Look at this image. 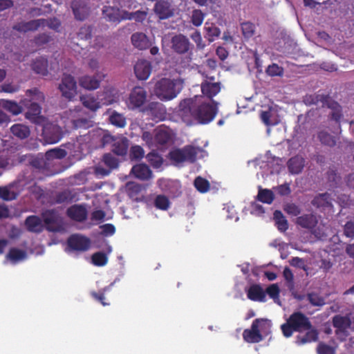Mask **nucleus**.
Returning a JSON list of instances; mask_svg holds the SVG:
<instances>
[{
	"instance_id": "obj_64",
	"label": "nucleus",
	"mask_w": 354,
	"mask_h": 354,
	"mask_svg": "<svg viewBox=\"0 0 354 354\" xmlns=\"http://www.w3.org/2000/svg\"><path fill=\"white\" fill-rule=\"evenodd\" d=\"M344 234L348 238L354 239V222L347 221L344 226Z\"/></svg>"
},
{
	"instance_id": "obj_34",
	"label": "nucleus",
	"mask_w": 354,
	"mask_h": 354,
	"mask_svg": "<svg viewBox=\"0 0 354 354\" xmlns=\"http://www.w3.org/2000/svg\"><path fill=\"white\" fill-rule=\"evenodd\" d=\"M147 110L149 111L151 115L159 120L163 118L166 113L163 104L156 102H150L147 106Z\"/></svg>"
},
{
	"instance_id": "obj_51",
	"label": "nucleus",
	"mask_w": 354,
	"mask_h": 354,
	"mask_svg": "<svg viewBox=\"0 0 354 354\" xmlns=\"http://www.w3.org/2000/svg\"><path fill=\"white\" fill-rule=\"evenodd\" d=\"M127 124L126 118L116 111H112V125L119 128H124Z\"/></svg>"
},
{
	"instance_id": "obj_12",
	"label": "nucleus",
	"mask_w": 354,
	"mask_h": 354,
	"mask_svg": "<svg viewBox=\"0 0 354 354\" xmlns=\"http://www.w3.org/2000/svg\"><path fill=\"white\" fill-rule=\"evenodd\" d=\"M147 91L143 87L136 86L131 91L129 97V106L134 109L142 106L147 100Z\"/></svg>"
},
{
	"instance_id": "obj_33",
	"label": "nucleus",
	"mask_w": 354,
	"mask_h": 354,
	"mask_svg": "<svg viewBox=\"0 0 354 354\" xmlns=\"http://www.w3.org/2000/svg\"><path fill=\"white\" fill-rule=\"evenodd\" d=\"M0 106L14 115L20 114L23 111L22 106L12 100H1Z\"/></svg>"
},
{
	"instance_id": "obj_61",
	"label": "nucleus",
	"mask_w": 354,
	"mask_h": 354,
	"mask_svg": "<svg viewBox=\"0 0 354 354\" xmlns=\"http://www.w3.org/2000/svg\"><path fill=\"white\" fill-rule=\"evenodd\" d=\"M107 290H109V287H105L103 290H100L97 292H92L91 295L95 299L100 301L103 306H107L109 304L105 301L104 297L105 292Z\"/></svg>"
},
{
	"instance_id": "obj_56",
	"label": "nucleus",
	"mask_w": 354,
	"mask_h": 354,
	"mask_svg": "<svg viewBox=\"0 0 354 354\" xmlns=\"http://www.w3.org/2000/svg\"><path fill=\"white\" fill-rule=\"evenodd\" d=\"M107 257L105 254L102 252H95L91 257L93 264L97 266H104L107 263Z\"/></svg>"
},
{
	"instance_id": "obj_24",
	"label": "nucleus",
	"mask_w": 354,
	"mask_h": 354,
	"mask_svg": "<svg viewBox=\"0 0 354 354\" xmlns=\"http://www.w3.org/2000/svg\"><path fill=\"white\" fill-rule=\"evenodd\" d=\"M81 111L80 108L75 107L69 111V116L72 118L71 122L74 129H88L91 126V121L86 118H75V114Z\"/></svg>"
},
{
	"instance_id": "obj_42",
	"label": "nucleus",
	"mask_w": 354,
	"mask_h": 354,
	"mask_svg": "<svg viewBox=\"0 0 354 354\" xmlns=\"http://www.w3.org/2000/svg\"><path fill=\"white\" fill-rule=\"evenodd\" d=\"M306 299L309 303L316 307H322L325 305V299L317 292H309L306 295Z\"/></svg>"
},
{
	"instance_id": "obj_3",
	"label": "nucleus",
	"mask_w": 354,
	"mask_h": 354,
	"mask_svg": "<svg viewBox=\"0 0 354 354\" xmlns=\"http://www.w3.org/2000/svg\"><path fill=\"white\" fill-rule=\"evenodd\" d=\"M188 109L192 116L201 124H207L211 122L217 112L216 105H212L209 103H202L197 106L192 104Z\"/></svg>"
},
{
	"instance_id": "obj_58",
	"label": "nucleus",
	"mask_w": 354,
	"mask_h": 354,
	"mask_svg": "<svg viewBox=\"0 0 354 354\" xmlns=\"http://www.w3.org/2000/svg\"><path fill=\"white\" fill-rule=\"evenodd\" d=\"M266 73L270 76H282L283 74V68L279 66L277 64H272L267 68Z\"/></svg>"
},
{
	"instance_id": "obj_60",
	"label": "nucleus",
	"mask_w": 354,
	"mask_h": 354,
	"mask_svg": "<svg viewBox=\"0 0 354 354\" xmlns=\"http://www.w3.org/2000/svg\"><path fill=\"white\" fill-rule=\"evenodd\" d=\"M327 179L331 183L330 186H336L340 181V176L338 175L336 170L330 169L327 171Z\"/></svg>"
},
{
	"instance_id": "obj_25",
	"label": "nucleus",
	"mask_w": 354,
	"mask_h": 354,
	"mask_svg": "<svg viewBox=\"0 0 354 354\" xmlns=\"http://www.w3.org/2000/svg\"><path fill=\"white\" fill-rule=\"evenodd\" d=\"M133 46L139 50H145L151 46L148 37L142 32H135L131 37Z\"/></svg>"
},
{
	"instance_id": "obj_21",
	"label": "nucleus",
	"mask_w": 354,
	"mask_h": 354,
	"mask_svg": "<svg viewBox=\"0 0 354 354\" xmlns=\"http://www.w3.org/2000/svg\"><path fill=\"white\" fill-rule=\"evenodd\" d=\"M326 106L330 109L328 118L330 120L335 121L339 124L343 118V112L342 106L336 101L330 97Z\"/></svg>"
},
{
	"instance_id": "obj_38",
	"label": "nucleus",
	"mask_w": 354,
	"mask_h": 354,
	"mask_svg": "<svg viewBox=\"0 0 354 354\" xmlns=\"http://www.w3.org/2000/svg\"><path fill=\"white\" fill-rule=\"evenodd\" d=\"M330 194L328 193L319 194L311 201L312 205L317 208L331 206Z\"/></svg>"
},
{
	"instance_id": "obj_55",
	"label": "nucleus",
	"mask_w": 354,
	"mask_h": 354,
	"mask_svg": "<svg viewBox=\"0 0 354 354\" xmlns=\"http://www.w3.org/2000/svg\"><path fill=\"white\" fill-rule=\"evenodd\" d=\"M283 210L288 214L293 216H297L301 212V209L299 206L293 203H288L285 204L283 206Z\"/></svg>"
},
{
	"instance_id": "obj_52",
	"label": "nucleus",
	"mask_w": 354,
	"mask_h": 354,
	"mask_svg": "<svg viewBox=\"0 0 354 354\" xmlns=\"http://www.w3.org/2000/svg\"><path fill=\"white\" fill-rule=\"evenodd\" d=\"M67 155V153L66 150L59 149V148H55L50 149L46 151V157L47 159L50 158H57V159H62L64 158Z\"/></svg>"
},
{
	"instance_id": "obj_53",
	"label": "nucleus",
	"mask_w": 354,
	"mask_h": 354,
	"mask_svg": "<svg viewBox=\"0 0 354 354\" xmlns=\"http://www.w3.org/2000/svg\"><path fill=\"white\" fill-rule=\"evenodd\" d=\"M82 104L91 111H95L99 108L98 102L93 97L82 96L81 97Z\"/></svg>"
},
{
	"instance_id": "obj_4",
	"label": "nucleus",
	"mask_w": 354,
	"mask_h": 354,
	"mask_svg": "<svg viewBox=\"0 0 354 354\" xmlns=\"http://www.w3.org/2000/svg\"><path fill=\"white\" fill-rule=\"evenodd\" d=\"M200 149L192 145H186L181 149H175L169 153V159L176 163H181L185 161L194 162L196 160L197 155Z\"/></svg>"
},
{
	"instance_id": "obj_45",
	"label": "nucleus",
	"mask_w": 354,
	"mask_h": 354,
	"mask_svg": "<svg viewBox=\"0 0 354 354\" xmlns=\"http://www.w3.org/2000/svg\"><path fill=\"white\" fill-rule=\"evenodd\" d=\"M318 138L322 144L330 147H334L337 142L334 136L324 131H320L318 133Z\"/></svg>"
},
{
	"instance_id": "obj_18",
	"label": "nucleus",
	"mask_w": 354,
	"mask_h": 354,
	"mask_svg": "<svg viewBox=\"0 0 354 354\" xmlns=\"http://www.w3.org/2000/svg\"><path fill=\"white\" fill-rule=\"evenodd\" d=\"M296 224L302 228L310 230L315 234L313 230L315 228L318 223V219L314 214H305L301 216H297L296 219Z\"/></svg>"
},
{
	"instance_id": "obj_17",
	"label": "nucleus",
	"mask_w": 354,
	"mask_h": 354,
	"mask_svg": "<svg viewBox=\"0 0 354 354\" xmlns=\"http://www.w3.org/2000/svg\"><path fill=\"white\" fill-rule=\"evenodd\" d=\"M247 297L253 301L265 302L266 301V292L260 284H252L245 289Z\"/></svg>"
},
{
	"instance_id": "obj_40",
	"label": "nucleus",
	"mask_w": 354,
	"mask_h": 354,
	"mask_svg": "<svg viewBox=\"0 0 354 354\" xmlns=\"http://www.w3.org/2000/svg\"><path fill=\"white\" fill-rule=\"evenodd\" d=\"M10 131L15 136L20 139H25L28 138L30 133L29 128L21 124H15L12 125L10 128Z\"/></svg>"
},
{
	"instance_id": "obj_43",
	"label": "nucleus",
	"mask_w": 354,
	"mask_h": 354,
	"mask_svg": "<svg viewBox=\"0 0 354 354\" xmlns=\"http://www.w3.org/2000/svg\"><path fill=\"white\" fill-rule=\"evenodd\" d=\"M274 198V194L270 189H261L258 192L257 199L263 203L271 204Z\"/></svg>"
},
{
	"instance_id": "obj_59",
	"label": "nucleus",
	"mask_w": 354,
	"mask_h": 354,
	"mask_svg": "<svg viewBox=\"0 0 354 354\" xmlns=\"http://www.w3.org/2000/svg\"><path fill=\"white\" fill-rule=\"evenodd\" d=\"M317 354H335V348L324 342H319L317 347Z\"/></svg>"
},
{
	"instance_id": "obj_9",
	"label": "nucleus",
	"mask_w": 354,
	"mask_h": 354,
	"mask_svg": "<svg viewBox=\"0 0 354 354\" xmlns=\"http://www.w3.org/2000/svg\"><path fill=\"white\" fill-rule=\"evenodd\" d=\"M67 245L71 250L84 252L89 249L91 240L81 234H72L67 240Z\"/></svg>"
},
{
	"instance_id": "obj_15",
	"label": "nucleus",
	"mask_w": 354,
	"mask_h": 354,
	"mask_svg": "<svg viewBox=\"0 0 354 354\" xmlns=\"http://www.w3.org/2000/svg\"><path fill=\"white\" fill-rule=\"evenodd\" d=\"M154 12L161 20L169 19L174 16V9L167 0H158L154 6Z\"/></svg>"
},
{
	"instance_id": "obj_47",
	"label": "nucleus",
	"mask_w": 354,
	"mask_h": 354,
	"mask_svg": "<svg viewBox=\"0 0 354 354\" xmlns=\"http://www.w3.org/2000/svg\"><path fill=\"white\" fill-rule=\"evenodd\" d=\"M146 158L151 165L154 168H159L162 166L163 160L161 156L155 151L149 153Z\"/></svg>"
},
{
	"instance_id": "obj_62",
	"label": "nucleus",
	"mask_w": 354,
	"mask_h": 354,
	"mask_svg": "<svg viewBox=\"0 0 354 354\" xmlns=\"http://www.w3.org/2000/svg\"><path fill=\"white\" fill-rule=\"evenodd\" d=\"M19 90V86L17 84H14L12 83H4L0 86V91L8 93H14L17 92Z\"/></svg>"
},
{
	"instance_id": "obj_8",
	"label": "nucleus",
	"mask_w": 354,
	"mask_h": 354,
	"mask_svg": "<svg viewBox=\"0 0 354 354\" xmlns=\"http://www.w3.org/2000/svg\"><path fill=\"white\" fill-rule=\"evenodd\" d=\"M263 321V319H256L252 322L250 328L243 330V338L245 342L248 343H259L263 340V335L259 330L260 323Z\"/></svg>"
},
{
	"instance_id": "obj_26",
	"label": "nucleus",
	"mask_w": 354,
	"mask_h": 354,
	"mask_svg": "<svg viewBox=\"0 0 354 354\" xmlns=\"http://www.w3.org/2000/svg\"><path fill=\"white\" fill-rule=\"evenodd\" d=\"M131 172L134 176L142 180H147L151 178L152 171L146 164H138L134 165Z\"/></svg>"
},
{
	"instance_id": "obj_14",
	"label": "nucleus",
	"mask_w": 354,
	"mask_h": 354,
	"mask_svg": "<svg viewBox=\"0 0 354 354\" xmlns=\"http://www.w3.org/2000/svg\"><path fill=\"white\" fill-rule=\"evenodd\" d=\"M43 135L45 140L49 144L58 142L63 136L62 129L56 124H49L44 127Z\"/></svg>"
},
{
	"instance_id": "obj_49",
	"label": "nucleus",
	"mask_w": 354,
	"mask_h": 354,
	"mask_svg": "<svg viewBox=\"0 0 354 354\" xmlns=\"http://www.w3.org/2000/svg\"><path fill=\"white\" fill-rule=\"evenodd\" d=\"M196 189L201 193H205L209 189V183L207 180L198 176L195 178L194 182Z\"/></svg>"
},
{
	"instance_id": "obj_63",
	"label": "nucleus",
	"mask_w": 354,
	"mask_h": 354,
	"mask_svg": "<svg viewBox=\"0 0 354 354\" xmlns=\"http://www.w3.org/2000/svg\"><path fill=\"white\" fill-rule=\"evenodd\" d=\"M50 41V36L46 33H41L38 35L34 39L35 44L38 46H43L48 44Z\"/></svg>"
},
{
	"instance_id": "obj_54",
	"label": "nucleus",
	"mask_w": 354,
	"mask_h": 354,
	"mask_svg": "<svg viewBox=\"0 0 354 354\" xmlns=\"http://www.w3.org/2000/svg\"><path fill=\"white\" fill-rule=\"evenodd\" d=\"M144 156L145 151L142 147L139 145H135L131 147L129 156L131 160H138L142 159Z\"/></svg>"
},
{
	"instance_id": "obj_13",
	"label": "nucleus",
	"mask_w": 354,
	"mask_h": 354,
	"mask_svg": "<svg viewBox=\"0 0 354 354\" xmlns=\"http://www.w3.org/2000/svg\"><path fill=\"white\" fill-rule=\"evenodd\" d=\"M115 12H120L118 9L115 10L112 7V21L119 22L121 20H131L133 19L137 22H142L145 20L147 16V12L143 10H137L136 12H129L126 10H122L120 12V17H115L114 15Z\"/></svg>"
},
{
	"instance_id": "obj_16",
	"label": "nucleus",
	"mask_w": 354,
	"mask_h": 354,
	"mask_svg": "<svg viewBox=\"0 0 354 354\" xmlns=\"http://www.w3.org/2000/svg\"><path fill=\"white\" fill-rule=\"evenodd\" d=\"M46 20L44 19H33L27 22L21 21L15 24L12 28L20 32H26L28 31H35L40 26L45 25Z\"/></svg>"
},
{
	"instance_id": "obj_44",
	"label": "nucleus",
	"mask_w": 354,
	"mask_h": 354,
	"mask_svg": "<svg viewBox=\"0 0 354 354\" xmlns=\"http://www.w3.org/2000/svg\"><path fill=\"white\" fill-rule=\"evenodd\" d=\"M241 32L245 39H250L254 35L255 25L250 21H245L241 24Z\"/></svg>"
},
{
	"instance_id": "obj_35",
	"label": "nucleus",
	"mask_w": 354,
	"mask_h": 354,
	"mask_svg": "<svg viewBox=\"0 0 354 354\" xmlns=\"http://www.w3.org/2000/svg\"><path fill=\"white\" fill-rule=\"evenodd\" d=\"M171 139V134L165 129L156 130L154 142L156 147L167 144Z\"/></svg>"
},
{
	"instance_id": "obj_32",
	"label": "nucleus",
	"mask_w": 354,
	"mask_h": 354,
	"mask_svg": "<svg viewBox=\"0 0 354 354\" xmlns=\"http://www.w3.org/2000/svg\"><path fill=\"white\" fill-rule=\"evenodd\" d=\"M41 106L36 102H32L26 113V118L34 123H39L41 120Z\"/></svg>"
},
{
	"instance_id": "obj_19",
	"label": "nucleus",
	"mask_w": 354,
	"mask_h": 354,
	"mask_svg": "<svg viewBox=\"0 0 354 354\" xmlns=\"http://www.w3.org/2000/svg\"><path fill=\"white\" fill-rule=\"evenodd\" d=\"M71 8L76 19L85 20L89 15L90 8L81 0H74L71 3Z\"/></svg>"
},
{
	"instance_id": "obj_10",
	"label": "nucleus",
	"mask_w": 354,
	"mask_h": 354,
	"mask_svg": "<svg viewBox=\"0 0 354 354\" xmlns=\"http://www.w3.org/2000/svg\"><path fill=\"white\" fill-rule=\"evenodd\" d=\"M42 218L46 225V229L49 232H59L62 228L59 222V216L55 209H48L43 212Z\"/></svg>"
},
{
	"instance_id": "obj_46",
	"label": "nucleus",
	"mask_w": 354,
	"mask_h": 354,
	"mask_svg": "<svg viewBox=\"0 0 354 354\" xmlns=\"http://www.w3.org/2000/svg\"><path fill=\"white\" fill-rule=\"evenodd\" d=\"M26 254L24 250L16 248H10L7 254V258L14 262L23 260L26 258Z\"/></svg>"
},
{
	"instance_id": "obj_57",
	"label": "nucleus",
	"mask_w": 354,
	"mask_h": 354,
	"mask_svg": "<svg viewBox=\"0 0 354 354\" xmlns=\"http://www.w3.org/2000/svg\"><path fill=\"white\" fill-rule=\"evenodd\" d=\"M73 196L71 192L68 190L63 191L56 195L55 201L57 203L71 202Z\"/></svg>"
},
{
	"instance_id": "obj_41",
	"label": "nucleus",
	"mask_w": 354,
	"mask_h": 354,
	"mask_svg": "<svg viewBox=\"0 0 354 354\" xmlns=\"http://www.w3.org/2000/svg\"><path fill=\"white\" fill-rule=\"evenodd\" d=\"M274 220L277 229L280 232H286L288 228V223L286 217L280 210L274 212Z\"/></svg>"
},
{
	"instance_id": "obj_5",
	"label": "nucleus",
	"mask_w": 354,
	"mask_h": 354,
	"mask_svg": "<svg viewBox=\"0 0 354 354\" xmlns=\"http://www.w3.org/2000/svg\"><path fill=\"white\" fill-rule=\"evenodd\" d=\"M332 324L335 328V335L341 341L346 340L349 333L348 330L351 328L352 321L350 315H335L332 318Z\"/></svg>"
},
{
	"instance_id": "obj_27",
	"label": "nucleus",
	"mask_w": 354,
	"mask_h": 354,
	"mask_svg": "<svg viewBox=\"0 0 354 354\" xmlns=\"http://www.w3.org/2000/svg\"><path fill=\"white\" fill-rule=\"evenodd\" d=\"M129 140L122 137L118 140L112 136V152L118 156H124L127 153Z\"/></svg>"
},
{
	"instance_id": "obj_28",
	"label": "nucleus",
	"mask_w": 354,
	"mask_h": 354,
	"mask_svg": "<svg viewBox=\"0 0 354 354\" xmlns=\"http://www.w3.org/2000/svg\"><path fill=\"white\" fill-rule=\"evenodd\" d=\"M305 159L299 156H295L289 159L287 163L288 169L292 174H299L304 167Z\"/></svg>"
},
{
	"instance_id": "obj_30",
	"label": "nucleus",
	"mask_w": 354,
	"mask_h": 354,
	"mask_svg": "<svg viewBox=\"0 0 354 354\" xmlns=\"http://www.w3.org/2000/svg\"><path fill=\"white\" fill-rule=\"evenodd\" d=\"M25 224L29 232L39 233L43 231L44 225L37 216H29L26 218Z\"/></svg>"
},
{
	"instance_id": "obj_48",
	"label": "nucleus",
	"mask_w": 354,
	"mask_h": 354,
	"mask_svg": "<svg viewBox=\"0 0 354 354\" xmlns=\"http://www.w3.org/2000/svg\"><path fill=\"white\" fill-rule=\"evenodd\" d=\"M154 205L156 208L165 211L169 207L170 201L166 196L158 195L155 198Z\"/></svg>"
},
{
	"instance_id": "obj_37",
	"label": "nucleus",
	"mask_w": 354,
	"mask_h": 354,
	"mask_svg": "<svg viewBox=\"0 0 354 354\" xmlns=\"http://www.w3.org/2000/svg\"><path fill=\"white\" fill-rule=\"evenodd\" d=\"M330 97L328 95L313 94L306 95L304 98V102L306 104L309 105H317L319 102H322V106H326V104H327Z\"/></svg>"
},
{
	"instance_id": "obj_36",
	"label": "nucleus",
	"mask_w": 354,
	"mask_h": 354,
	"mask_svg": "<svg viewBox=\"0 0 354 354\" xmlns=\"http://www.w3.org/2000/svg\"><path fill=\"white\" fill-rule=\"evenodd\" d=\"M32 70L42 76L48 75V60L44 57L36 59L32 64Z\"/></svg>"
},
{
	"instance_id": "obj_50",
	"label": "nucleus",
	"mask_w": 354,
	"mask_h": 354,
	"mask_svg": "<svg viewBox=\"0 0 354 354\" xmlns=\"http://www.w3.org/2000/svg\"><path fill=\"white\" fill-rule=\"evenodd\" d=\"M205 17V14L202 10L195 9L192 12L191 22L194 26L198 27L203 24Z\"/></svg>"
},
{
	"instance_id": "obj_1",
	"label": "nucleus",
	"mask_w": 354,
	"mask_h": 354,
	"mask_svg": "<svg viewBox=\"0 0 354 354\" xmlns=\"http://www.w3.org/2000/svg\"><path fill=\"white\" fill-rule=\"evenodd\" d=\"M312 328V324L309 318L301 312H295L290 315L286 322L281 326V329L284 337H290L293 332H302Z\"/></svg>"
},
{
	"instance_id": "obj_23",
	"label": "nucleus",
	"mask_w": 354,
	"mask_h": 354,
	"mask_svg": "<svg viewBox=\"0 0 354 354\" xmlns=\"http://www.w3.org/2000/svg\"><path fill=\"white\" fill-rule=\"evenodd\" d=\"M307 332L301 335H299L296 337L295 343L299 345H304L308 343L317 342L319 339V331L315 327L306 330Z\"/></svg>"
},
{
	"instance_id": "obj_7",
	"label": "nucleus",
	"mask_w": 354,
	"mask_h": 354,
	"mask_svg": "<svg viewBox=\"0 0 354 354\" xmlns=\"http://www.w3.org/2000/svg\"><path fill=\"white\" fill-rule=\"evenodd\" d=\"M125 190L128 196L135 202L145 201L146 186L136 182H128L125 185Z\"/></svg>"
},
{
	"instance_id": "obj_6",
	"label": "nucleus",
	"mask_w": 354,
	"mask_h": 354,
	"mask_svg": "<svg viewBox=\"0 0 354 354\" xmlns=\"http://www.w3.org/2000/svg\"><path fill=\"white\" fill-rule=\"evenodd\" d=\"M62 97L71 100L77 94V82L71 75H64L59 85Z\"/></svg>"
},
{
	"instance_id": "obj_31",
	"label": "nucleus",
	"mask_w": 354,
	"mask_h": 354,
	"mask_svg": "<svg viewBox=\"0 0 354 354\" xmlns=\"http://www.w3.org/2000/svg\"><path fill=\"white\" fill-rule=\"evenodd\" d=\"M100 80L95 76L84 75L79 79V84L86 90H95L100 86Z\"/></svg>"
},
{
	"instance_id": "obj_29",
	"label": "nucleus",
	"mask_w": 354,
	"mask_h": 354,
	"mask_svg": "<svg viewBox=\"0 0 354 354\" xmlns=\"http://www.w3.org/2000/svg\"><path fill=\"white\" fill-rule=\"evenodd\" d=\"M221 91V85L218 82H209L205 81L201 84L203 94L209 99H212Z\"/></svg>"
},
{
	"instance_id": "obj_2",
	"label": "nucleus",
	"mask_w": 354,
	"mask_h": 354,
	"mask_svg": "<svg viewBox=\"0 0 354 354\" xmlns=\"http://www.w3.org/2000/svg\"><path fill=\"white\" fill-rule=\"evenodd\" d=\"M182 89V84L179 80L162 78L155 86V93L162 100H169L174 98Z\"/></svg>"
},
{
	"instance_id": "obj_22",
	"label": "nucleus",
	"mask_w": 354,
	"mask_h": 354,
	"mask_svg": "<svg viewBox=\"0 0 354 354\" xmlns=\"http://www.w3.org/2000/svg\"><path fill=\"white\" fill-rule=\"evenodd\" d=\"M66 214L70 218L78 222H82L87 218V210L82 205H72L68 208Z\"/></svg>"
},
{
	"instance_id": "obj_39",
	"label": "nucleus",
	"mask_w": 354,
	"mask_h": 354,
	"mask_svg": "<svg viewBox=\"0 0 354 354\" xmlns=\"http://www.w3.org/2000/svg\"><path fill=\"white\" fill-rule=\"evenodd\" d=\"M205 37L209 42L214 41L215 38L218 37L221 30L214 24L206 22L204 27Z\"/></svg>"
},
{
	"instance_id": "obj_20",
	"label": "nucleus",
	"mask_w": 354,
	"mask_h": 354,
	"mask_svg": "<svg viewBox=\"0 0 354 354\" xmlns=\"http://www.w3.org/2000/svg\"><path fill=\"white\" fill-rule=\"evenodd\" d=\"M134 72L138 79L146 80L151 72V64L147 60H139L134 66Z\"/></svg>"
},
{
	"instance_id": "obj_11",
	"label": "nucleus",
	"mask_w": 354,
	"mask_h": 354,
	"mask_svg": "<svg viewBox=\"0 0 354 354\" xmlns=\"http://www.w3.org/2000/svg\"><path fill=\"white\" fill-rule=\"evenodd\" d=\"M192 44L189 39L183 34H178L171 39V48L178 54H185L191 48Z\"/></svg>"
}]
</instances>
